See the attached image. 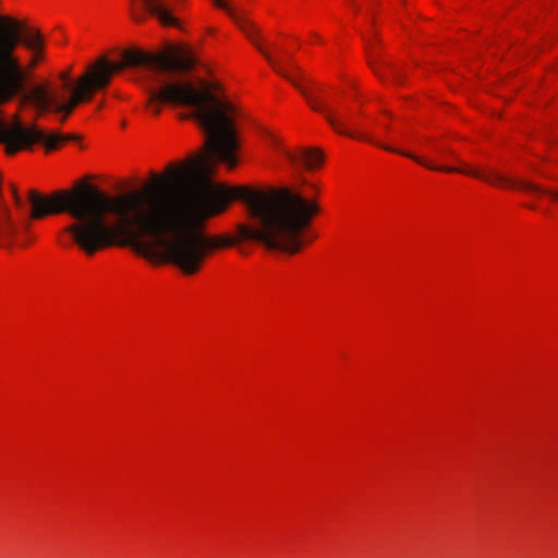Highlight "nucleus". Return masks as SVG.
Returning <instances> with one entry per match:
<instances>
[{
  "label": "nucleus",
  "mask_w": 558,
  "mask_h": 558,
  "mask_svg": "<svg viewBox=\"0 0 558 558\" xmlns=\"http://www.w3.org/2000/svg\"><path fill=\"white\" fill-rule=\"evenodd\" d=\"M126 66H145L153 72L147 107L159 114L163 104L190 107L206 133L205 151L183 165H170L163 174H153V183L142 192L109 196L88 183L43 195L28 191L26 202L12 185L21 226L32 219L66 213L74 222L64 228L73 243L87 256L112 246L131 247L140 256L171 264L185 275L196 274L217 248L232 246L228 236H210L205 221L223 213L229 203H246L251 225H239L241 240L263 243L270 250L295 254L303 248V230L320 211L319 205L290 187L268 192L244 186L227 187L210 181L213 160L232 169L238 163L239 142L235 108L218 98L207 84L201 88L186 81H169L162 75L185 73L195 61L184 50L169 47L159 52L126 50Z\"/></svg>",
  "instance_id": "1"
},
{
  "label": "nucleus",
  "mask_w": 558,
  "mask_h": 558,
  "mask_svg": "<svg viewBox=\"0 0 558 558\" xmlns=\"http://www.w3.org/2000/svg\"><path fill=\"white\" fill-rule=\"evenodd\" d=\"M0 107L19 98L41 111L31 97L38 85L27 88L28 73L14 51L19 44L31 50H43V36L38 29L24 27L21 22L10 16H0ZM77 140L75 134H46L36 126L26 128L20 121L0 122V143L4 144L8 155L29 149L37 143L44 144L46 150L51 151L66 142Z\"/></svg>",
  "instance_id": "2"
},
{
  "label": "nucleus",
  "mask_w": 558,
  "mask_h": 558,
  "mask_svg": "<svg viewBox=\"0 0 558 558\" xmlns=\"http://www.w3.org/2000/svg\"><path fill=\"white\" fill-rule=\"evenodd\" d=\"M126 68L124 60L110 62L105 56L87 64L84 72L73 78L71 69L60 72L57 81L38 86L31 97L41 111L63 113L64 121L81 102L90 100L93 95L106 88L112 76Z\"/></svg>",
  "instance_id": "3"
},
{
  "label": "nucleus",
  "mask_w": 558,
  "mask_h": 558,
  "mask_svg": "<svg viewBox=\"0 0 558 558\" xmlns=\"http://www.w3.org/2000/svg\"><path fill=\"white\" fill-rule=\"evenodd\" d=\"M216 7L225 10L229 15L230 17L234 21V23L240 27V29L248 37V39L252 40V43L257 47V49L260 51V53L267 59V61L272 65V68L281 75L283 76L286 80H288L289 82H291L296 88H299L302 94L304 95V97L307 99V101L310 102L311 107L313 110L315 111H318L320 113H323L326 118V120L328 121V123L330 124V126L339 134L341 135H345V136H349V137H352V138H364V140H367L366 137H364L363 135H359L356 134L355 132H352L350 131V129L348 128L347 123L338 118L333 110L328 107L326 104L324 102H319L318 100L312 98L298 83L295 80H293L286 71H283L278 62L265 50L263 49L257 40H256V34L258 33V31L256 29L255 25L250 22L248 20L245 19L244 14H242L241 12H238L235 11L234 9H232L228 2L226 0H214Z\"/></svg>",
  "instance_id": "4"
},
{
  "label": "nucleus",
  "mask_w": 558,
  "mask_h": 558,
  "mask_svg": "<svg viewBox=\"0 0 558 558\" xmlns=\"http://www.w3.org/2000/svg\"><path fill=\"white\" fill-rule=\"evenodd\" d=\"M458 162L461 165V167L456 168V167L436 166V170L444 171V172H459V173L468 174V175L484 180L488 183L498 182V183H502V184H506L509 186H517V187H519L523 191L530 192V193L548 194L554 199H558V191H547L532 182L514 181V180H511L496 171L486 172L484 170L474 169L460 160H458Z\"/></svg>",
  "instance_id": "5"
},
{
  "label": "nucleus",
  "mask_w": 558,
  "mask_h": 558,
  "mask_svg": "<svg viewBox=\"0 0 558 558\" xmlns=\"http://www.w3.org/2000/svg\"><path fill=\"white\" fill-rule=\"evenodd\" d=\"M145 10L155 16L163 26H177L178 20L171 14L161 0H143Z\"/></svg>",
  "instance_id": "6"
},
{
  "label": "nucleus",
  "mask_w": 558,
  "mask_h": 558,
  "mask_svg": "<svg viewBox=\"0 0 558 558\" xmlns=\"http://www.w3.org/2000/svg\"><path fill=\"white\" fill-rule=\"evenodd\" d=\"M287 157L291 161L302 160L307 169H313L322 165L324 156L322 150L317 148H308L300 153V155L291 154L287 151Z\"/></svg>",
  "instance_id": "7"
},
{
  "label": "nucleus",
  "mask_w": 558,
  "mask_h": 558,
  "mask_svg": "<svg viewBox=\"0 0 558 558\" xmlns=\"http://www.w3.org/2000/svg\"><path fill=\"white\" fill-rule=\"evenodd\" d=\"M384 65L387 66L388 71H389V75L391 76L393 82H396L397 84H401L402 83L401 71L396 65L390 64V63H385Z\"/></svg>",
  "instance_id": "8"
},
{
  "label": "nucleus",
  "mask_w": 558,
  "mask_h": 558,
  "mask_svg": "<svg viewBox=\"0 0 558 558\" xmlns=\"http://www.w3.org/2000/svg\"><path fill=\"white\" fill-rule=\"evenodd\" d=\"M41 51L43 50H33V58H32V61H31V68L36 66L37 63L39 62V60L41 59Z\"/></svg>",
  "instance_id": "9"
},
{
  "label": "nucleus",
  "mask_w": 558,
  "mask_h": 558,
  "mask_svg": "<svg viewBox=\"0 0 558 558\" xmlns=\"http://www.w3.org/2000/svg\"><path fill=\"white\" fill-rule=\"evenodd\" d=\"M133 20L137 23H142L145 20V16L143 13H132Z\"/></svg>",
  "instance_id": "10"
},
{
  "label": "nucleus",
  "mask_w": 558,
  "mask_h": 558,
  "mask_svg": "<svg viewBox=\"0 0 558 558\" xmlns=\"http://www.w3.org/2000/svg\"><path fill=\"white\" fill-rule=\"evenodd\" d=\"M374 72L376 73V75H378V76H379V78H381V80H383V74H381V73H379V71H378V70H376V69L374 68Z\"/></svg>",
  "instance_id": "11"
}]
</instances>
